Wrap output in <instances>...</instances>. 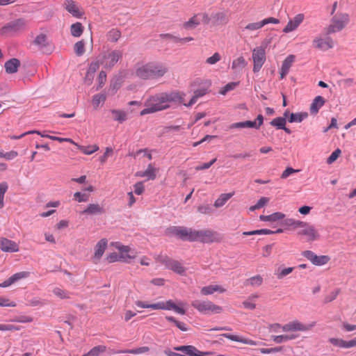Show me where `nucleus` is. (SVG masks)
<instances>
[{"label":"nucleus","mask_w":356,"mask_h":356,"mask_svg":"<svg viewBox=\"0 0 356 356\" xmlns=\"http://www.w3.org/2000/svg\"><path fill=\"white\" fill-rule=\"evenodd\" d=\"M184 93L172 91L161 92L149 97L145 102V108L140 111V115L156 113L184 103Z\"/></svg>","instance_id":"obj_1"},{"label":"nucleus","mask_w":356,"mask_h":356,"mask_svg":"<svg viewBox=\"0 0 356 356\" xmlns=\"http://www.w3.org/2000/svg\"><path fill=\"white\" fill-rule=\"evenodd\" d=\"M168 68L163 64L149 63L145 65H137L135 67L136 75L143 79H155L163 76Z\"/></svg>","instance_id":"obj_2"},{"label":"nucleus","mask_w":356,"mask_h":356,"mask_svg":"<svg viewBox=\"0 0 356 356\" xmlns=\"http://www.w3.org/2000/svg\"><path fill=\"white\" fill-rule=\"evenodd\" d=\"M349 16L346 13H337L333 15L329 26L325 30L326 34H331L341 31L348 23Z\"/></svg>","instance_id":"obj_3"},{"label":"nucleus","mask_w":356,"mask_h":356,"mask_svg":"<svg viewBox=\"0 0 356 356\" xmlns=\"http://www.w3.org/2000/svg\"><path fill=\"white\" fill-rule=\"evenodd\" d=\"M296 233L298 236L305 237V241L308 243H312L320 238V234L315 227L304 221H302Z\"/></svg>","instance_id":"obj_4"},{"label":"nucleus","mask_w":356,"mask_h":356,"mask_svg":"<svg viewBox=\"0 0 356 356\" xmlns=\"http://www.w3.org/2000/svg\"><path fill=\"white\" fill-rule=\"evenodd\" d=\"M191 305L198 312L204 314H219L222 311L220 306L216 305L208 300H195L192 302Z\"/></svg>","instance_id":"obj_5"},{"label":"nucleus","mask_w":356,"mask_h":356,"mask_svg":"<svg viewBox=\"0 0 356 356\" xmlns=\"http://www.w3.org/2000/svg\"><path fill=\"white\" fill-rule=\"evenodd\" d=\"M253 72H258L266 61V46H259L252 50Z\"/></svg>","instance_id":"obj_6"},{"label":"nucleus","mask_w":356,"mask_h":356,"mask_svg":"<svg viewBox=\"0 0 356 356\" xmlns=\"http://www.w3.org/2000/svg\"><path fill=\"white\" fill-rule=\"evenodd\" d=\"M210 22V17L206 13H200L194 15L188 21L183 24V28L186 30H193L200 24H207Z\"/></svg>","instance_id":"obj_7"},{"label":"nucleus","mask_w":356,"mask_h":356,"mask_svg":"<svg viewBox=\"0 0 356 356\" xmlns=\"http://www.w3.org/2000/svg\"><path fill=\"white\" fill-rule=\"evenodd\" d=\"M33 44L44 54H49L54 50V46L44 33H40L33 42Z\"/></svg>","instance_id":"obj_8"},{"label":"nucleus","mask_w":356,"mask_h":356,"mask_svg":"<svg viewBox=\"0 0 356 356\" xmlns=\"http://www.w3.org/2000/svg\"><path fill=\"white\" fill-rule=\"evenodd\" d=\"M316 325L315 322H312L308 324L302 323L298 321H291L282 327L284 332L291 331H301L307 332L312 330Z\"/></svg>","instance_id":"obj_9"},{"label":"nucleus","mask_w":356,"mask_h":356,"mask_svg":"<svg viewBox=\"0 0 356 356\" xmlns=\"http://www.w3.org/2000/svg\"><path fill=\"white\" fill-rule=\"evenodd\" d=\"M194 229L184 227H171L168 229V233L177 236L183 240L193 241Z\"/></svg>","instance_id":"obj_10"},{"label":"nucleus","mask_w":356,"mask_h":356,"mask_svg":"<svg viewBox=\"0 0 356 356\" xmlns=\"http://www.w3.org/2000/svg\"><path fill=\"white\" fill-rule=\"evenodd\" d=\"M216 233L211 230H195L193 232V241H197L202 243H211L217 239Z\"/></svg>","instance_id":"obj_11"},{"label":"nucleus","mask_w":356,"mask_h":356,"mask_svg":"<svg viewBox=\"0 0 356 356\" xmlns=\"http://www.w3.org/2000/svg\"><path fill=\"white\" fill-rule=\"evenodd\" d=\"M122 51L120 50H113L105 54L101 60V64L104 65L105 67H112L117 62L122 58Z\"/></svg>","instance_id":"obj_12"},{"label":"nucleus","mask_w":356,"mask_h":356,"mask_svg":"<svg viewBox=\"0 0 356 356\" xmlns=\"http://www.w3.org/2000/svg\"><path fill=\"white\" fill-rule=\"evenodd\" d=\"M26 25V22L25 19L22 18L17 19L6 24L3 27H2L1 32L2 34H4L8 32L19 31L23 30Z\"/></svg>","instance_id":"obj_13"},{"label":"nucleus","mask_w":356,"mask_h":356,"mask_svg":"<svg viewBox=\"0 0 356 356\" xmlns=\"http://www.w3.org/2000/svg\"><path fill=\"white\" fill-rule=\"evenodd\" d=\"M184 304L179 302L178 305H175L172 300H168L166 302H159L156 303V309H166V310H174L175 312L180 314H185L186 311L180 306Z\"/></svg>","instance_id":"obj_14"},{"label":"nucleus","mask_w":356,"mask_h":356,"mask_svg":"<svg viewBox=\"0 0 356 356\" xmlns=\"http://www.w3.org/2000/svg\"><path fill=\"white\" fill-rule=\"evenodd\" d=\"M0 249L5 252H17L19 251V245L13 241L0 237Z\"/></svg>","instance_id":"obj_15"},{"label":"nucleus","mask_w":356,"mask_h":356,"mask_svg":"<svg viewBox=\"0 0 356 356\" xmlns=\"http://www.w3.org/2000/svg\"><path fill=\"white\" fill-rule=\"evenodd\" d=\"M115 248L120 251V261L129 263V259L135 258L136 257L135 254H133L134 252L129 246L117 243L115 245Z\"/></svg>","instance_id":"obj_16"},{"label":"nucleus","mask_w":356,"mask_h":356,"mask_svg":"<svg viewBox=\"0 0 356 356\" xmlns=\"http://www.w3.org/2000/svg\"><path fill=\"white\" fill-rule=\"evenodd\" d=\"M313 44L316 48L324 51L331 49L334 47V42L330 38H327L325 40L316 38L314 40Z\"/></svg>","instance_id":"obj_17"},{"label":"nucleus","mask_w":356,"mask_h":356,"mask_svg":"<svg viewBox=\"0 0 356 356\" xmlns=\"http://www.w3.org/2000/svg\"><path fill=\"white\" fill-rule=\"evenodd\" d=\"M304 19V15L302 14H298L296 17L291 19L286 26L283 29L284 33H289L296 30L298 26L302 22Z\"/></svg>","instance_id":"obj_18"},{"label":"nucleus","mask_w":356,"mask_h":356,"mask_svg":"<svg viewBox=\"0 0 356 356\" xmlns=\"http://www.w3.org/2000/svg\"><path fill=\"white\" fill-rule=\"evenodd\" d=\"M294 60L295 56L289 55L283 61L280 71L281 79L284 78L285 76L289 73V69L292 66Z\"/></svg>","instance_id":"obj_19"},{"label":"nucleus","mask_w":356,"mask_h":356,"mask_svg":"<svg viewBox=\"0 0 356 356\" xmlns=\"http://www.w3.org/2000/svg\"><path fill=\"white\" fill-rule=\"evenodd\" d=\"M64 6L65 9L72 14L74 17H80L81 13L79 10V7L72 0H65Z\"/></svg>","instance_id":"obj_20"},{"label":"nucleus","mask_w":356,"mask_h":356,"mask_svg":"<svg viewBox=\"0 0 356 356\" xmlns=\"http://www.w3.org/2000/svg\"><path fill=\"white\" fill-rule=\"evenodd\" d=\"M222 335L232 341L241 342L244 344H248L251 346H258L260 344L259 342L254 341L248 339H245L238 335H234L228 333L223 334Z\"/></svg>","instance_id":"obj_21"},{"label":"nucleus","mask_w":356,"mask_h":356,"mask_svg":"<svg viewBox=\"0 0 356 356\" xmlns=\"http://www.w3.org/2000/svg\"><path fill=\"white\" fill-rule=\"evenodd\" d=\"M104 213L103 207L98 204H90L88 207L82 211L83 214L100 215Z\"/></svg>","instance_id":"obj_22"},{"label":"nucleus","mask_w":356,"mask_h":356,"mask_svg":"<svg viewBox=\"0 0 356 356\" xmlns=\"http://www.w3.org/2000/svg\"><path fill=\"white\" fill-rule=\"evenodd\" d=\"M166 268L173 270L174 272L179 275H184L186 271V268L182 266V264L179 261L172 259H170Z\"/></svg>","instance_id":"obj_23"},{"label":"nucleus","mask_w":356,"mask_h":356,"mask_svg":"<svg viewBox=\"0 0 356 356\" xmlns=\"http://www.w3.org/2000/svg\"><path fill=\"white\" fill-rule=\"evenodd\" d=\"M107 246V241L105 239L100 240L95 246V251L94 254V259L99 261Z\"/></svg>","instance_id":"obj_24"},{"label":"nucleus","mask_w":356,"mask_h":356,"mask_svg":"<svg viewBox=\"0 0 356 356\" xmlns=\"http://www.w3.org/2000/svg\"><path fill=\"white\" fill-rule=\"evenodd\" d=\"M19 60L17 58H11L5 63V69L7 73L13 74L17 71L19 67Z\"/></svg>","instance_id":"obj_25"},{"label":"nucleus","mask_w":356,"mask_h":356,"mask_svg":"<svg viewBox=\"0 0 356 356\" xmlns=\"http://www.w3.org/2000/svg\"><path fill=\"white\" fill-rule=\"evenodd\" d=\"M156 168H154L152 164H149L146 170L136 172V176L140 177H147V179L153 180L156 178Z\"/></svg>","instance_id":"obj_26"},{"label":"nucleus","mask_w":356,"mask_h":356,"mask_svg":"<svg viewBox=\"0 0 356 356\" xmlns=\"http://www.w3.org/2000/svg\"><path fill=\"white\" fill-rule=\"evenodd\" d=\"M248 63L243 56L234 59L232 63V69L236 72H241L247 65Z\"/></svg>","instance_id":"obj_27"},{"label":"nucleus","mask_w":356,"mask_h":356,"mask_svg":"<svg viewBox=\"0 0 356 356\" xmlns=\"http://www.w3.org/2000/svg\"><path fill=\"white\" fill-rule=\"evenodd\" d=\"M325 99L321 96H317L314 99L310 106V112L312 114H316L318 112L319 109L324 105Z\"/></svg>","instance_id":"obj_28"},{"label":"nucleus","mask_w":356,"mask_h":356,"mask_svg":"<svg viewBox=\"0 0 356 356\" xmlns=\"http://www.w3.org/2000/svg\"><path fill=\"white\" fill-rule=\"evenodd\" d=\"M302 222V221L301 220H295L293 218H286L283 220L282 224L288 227L289 229L297 232Z\"/></svg>","instance_id":"obj_29"},{"label":"nucleus","mask_w":356,"mask_h":356,"mask_svg":"<svg viewBox=\"0 0 356 356\" xmlns=\"http://www.w3.org/2000/svg\"><path fill=\"white\" fill-rule=\"evenodd\" d=\"M285 217V215L280 212H275L268 216L261 215L259 216V219L261 221H268V222H276L281 219H283Z\"/></svg>","instance_id":"obj_30"},{"label":"nucleus","mask_w":356,"mask_h":356,"mask_svg":"<svg viewBox=\"0 0 356 356\" xmlns=\"http://www.w3.org/2000/svg\"><path fill=\"white\" fill-rule=\"evenodd\" d=\"M225 291L223 288L218 285H209L207 286H204L201 289V293L202 295L207 296L213 293L216 291H219L220 293H223Z\"/></svg>","instance_id":"obj_31"},{"label":"nucleus","mask_w":356,"mask_h":356,"mask_svg":"<svg viewBox=\"0 0 356 356\" xmlns=\"http://www.w3.org/2000/svg\"><path fill=\"white\" fill-rule=\"evenodd\" d=\"M234 195V193H222L215 201L214 207L216 208L222 207Z\"/></svg>","instance_id":"obj_32"},{"label":"nucleus","mask_w":356,"mask_h":356,"mask_svg":"<svg viewBox=\"0 0 356 356\" xmlns=\"http://www.w3.org/2000/svg\"><path fill=\"white\" fill-rule=\"evenodd\" d=\"M297 335L296 334H283L279 336H273V340L277 343H282L290 340L295 339L297 338Z\"/></svg>","instance_id":"obj_33"},{"label":"nucleus","mask_w":356,"mask_h":356,"mask_svg":"<svg viewBox=\"0 0 356 356\" xmlns=\"http://www.w3.org/2000/svg\"><path fill=\"white\" fill-rule=\"evenodd\" d=\"M206 93H207V91L205 89L197 90L195 91L194 95L193 96V97L191 98L190 102L188 104H186L184 102L183 104L184 106H186L187 107L191 106L197 102L198 98L204 96Z\"/></svg>","instance_id":"obj_34"},{"label":"nucleus","mask_w":356,"mask_h":356,"mask_svg":"<svg viewBox=\"0 0 356 356\" xmlns=\"http://www.w3.org/2000/svg\"><path fill=\"white\" fill-rule=\"evenodd\" d=\"M307 113H291L289 118V122L291 123L293 122H301L304 119L307 118Z\"/></svg>","instance_id":"obj_35"},{"label":"nucleus","mask_w":356,"mask_h":356,"mask_svg":"<svg viewBox=\"0 0 356 356\" xmlns=\"http://www.w3.org/2000/svg\"><path fill=\"white\" fill-rule=\"evenodd\" d=\"M263 282V278L261 275H256L248 279L245 281L246 285H250L253 287L259 286Z\"/></svg>","instance_id":"obj_36"},{"label":"nucleus","mask_w":356,"mask_h":356,"mask_svg":"<svg viewBox=\"0 0 356 356\" xmlns=\"http://www.w3.org/2000/svg\"><path fill=\"white\" fill-rule=\"evenodd\" d=\"M293 270V267L285 268L283 269L278 268L276 270L275 275L277 276V279L281 280V279H283L285 276H286L289 274H290L291 273H292Z\"/></svg>","instance_id":"obj_37"},{"label":"nucleus","mask_w":356,"mask_h":356,"mask_svg":"<svg viewBox=\"0 0 356 356\" xmlns=\"http://www.w3.org/2000/svg\"><path fill=\"white\" fill-rule=\"evenodd\" d=\"M263 26H264L262 24L261 21L257 22H252V23L248 24L245 27H243L242 29V31L243 32H244L245 31H254L260 29Z\"/></svg>","instance_id":"obj_38"},{"label":"nucleus","mask_w":356,"mask_h":356,"mask_svg":"<svg viewBox=\"0 0 356 356\" xmlns=\"http://www.w3.org/2000/svg\"><path fill=\"white\" fill-rule=\"evenodd\" d=\"M75 145L77 146L79 149H80L83 153L87 155H90L99 149V147L96 145L88 147L79 145L78 144Z\"/></svg>","instance_id":"obj_39"},{"label":"nucleus","mask_w":356,"mask_h":356,"mask_svg":"<svg viewBox=\"0 0 356 356\" xmlns=\"http://www.w3.org/2000/svg\"><path fill=\"white\" fill-rule=\"evenodd\" d=\"M83 33L82 24L79 22L73 24L71 26V33L74 37H79Z\"/></svg>","instance_id":"obj_40"},{"label":"nucleus","mask_w":356,"mask_h":356,"mask_svg":"<svg viewBox=\"0 0 356 356\" xmlns=\"http://www.w3.org/2000/svg\"><path fill=\"white\" fill-rule=\"evenodd\" d=\"M112 114L113 119L120 122H122L127 120V114L124 111L113 110Z\"/></svg>","instance_id":"obj_41"},{"label":"nucleus","mask_w":356,"mask_h":356,"mask_svg":"<svg viewBox=\"0 0 356 356\" xmlns=\"http://www.w3.org/2000/svg\"><path fill=\"white\" fill-rule=\"evenodd\" d=\"M121 36V33L116 29H111L107 33V38L111 42H117Z\"/></svg>","instance_id":"obj_42"},{"label":"nucleus","mask_w":356,"mask_h":356,"mask_svg":"<svg viewBox=\"0 0 356 356\" xmlns=\"http://www.w3.org/2000/svg\"><path fill=\"white\" fill-rule=\"evenodd\" d=\"M329 261V257L327 256L321 255L318 256L315 255L314 260L312 261V264L316 266H322L327 264Z\"/></svg>","instance_id":"obj_43"},{"label":"nucleus","mask_w":356,"mask_h":356,"mask_svg":"<svg viewBox=\"0 0 356 356\" xmlns=\"http://www.w3.org/2000/svg\"><path fill=\"white\" fill-rule=\"evenodd\" d=\"M100 63L99 60L91 63L87 71V77L91 75L90 79H93V74L99 69Z\"/></svg>","instance_id":"obj_44"},{"label":"nucleus","mask_w":356,"mask_h":356,"mask_svg":"<svg viewBox=\"0 0 356 356\" xmlns=\"http://www.w3.org/2000/svg\"><path fill=\"white\" fill-rule=\"evenodd\" d=\"M106 350L104 346H97L92 348L88 353V356H99L100 353L105 352Z\"/></svg>","instance_id":"obj_45"},{"label":"nucleus","mask_w":356,"mask_h":356,"mask_svg":"<svg viewBox=\"0 0 356 356\" xmlns=\"http://www.w3.org/2000/svg\"><path fill=\"white\" fill-rule=\"evenodd\" d=\"M270 124L274 127H277V129L284 128L286 124V120L284 118L279 117L273 119L270 122Z\"/></svg>","instance_id":"obj_46"},{"label":"nucleus","mask_w":356,"mask_h":356,"mask_svg":"<svg viewBox=\"0 0 356 356\" xmlns=\"http://www.w3.org/2000/svg\"><path fill=\"white\" fill-rule=\"evenodd\" d=\"M329 342L334 346L346 348V341L342 339L330 338L329 339Z\"/></svg>","instance_id":"obj_47"},{"label":"nucleus","mask_w":356,"mask_h":356,"mask_svg":"<svg viewBox=\"0 0 356 356\" xmlns=\"http://www.w3.org/2000/svg\"><path fill=\"white\" fill-rule=\"evenodd\" d=\"M85 44L83 40L79 41L76 43H75L74 49L77 56H81L85 52V48H84Z\"/></svg>","instance_id":"obj_48"},{"label":"nucleus","mask_w":356,"mask_h":356,"mask_svg":"<svg viewBox=\"0 0 356 356\" xmlns=\"http://www.w3.org/2000/svg\"><path fill=\"white\" fill-rule=\"evenodd\" d=\"M149 348L148 347L143 346V347H140V348H135V349L123 350L121 353L138 355V354H143V353H147L149 351Z\"/></svg>","instance_id":"obj_49"},{"label":"nucleus","mask_w":356,"mask_h":356,"mask_svg":"<svg viewBox=\"0 0 356 356\" xmlns=\"http://www.w3.org/2000/svg\"><path fill=\"white\" fill-rule=\"evenodd\" d=\"M42 137L47 138L52 140H56L60 143L68 142L72 144L76 145V143L75 142H74L71 138H60V137L53 136H50V135H47V134L42 135Z\"/></svg>","instance_id":"obj_50"},{"label":"nucleus","mask_w":356,"mask_h":356,"mask_svg":"<svg viewBox=\"0 0 356 356\" xmlns=\"http://www.w3.org/2000/svg\"><path fill=\"white\" fill-rule=\"evenodd\" d=\"M28 275H29L28 272H25V271L19 272V273H17L13 275L10 277V281L13 282V283L14 284L16 282L19 281V280L27 277Z\"/></svg>","instance_id":"obj_51"},{"label":"nucleus","mask_w":356,"mask_h":356,"mask_svg":"<svg viewBox=\"0 0 356 356\" xmlns=\"http://www.w3.org/2000/svg\"><path fill=\"white\" fill-rule=\"evenodd\" d=\"M105 100H106L105 95H103V94L95 95L93 97V99H92L93 106L95 107H97V106H99L100 103L104 102Z\"/></svg>","instance_id":"obj_52"},{"label":"nucleus","mask_w":356,"mask_h":356,"mask_svg":"<svg viewBox=\"0 0 356 356\" xmlns=\"http://www.w3.org/2000/svg\"><path fill=\"white\" fill-rule=\"evenodd\" d=\"M220 59H221V56L220 55L219 53L216 52L212 56L209 57L206 60V63L209 64V65H214L216 63H218V61H220Z\"/></svg>","instance_id":"obj_53"},{"label":"nucleus","mask_w":356,"mask_h":356,"mask_svg":"<svg viewBox=\"0 0 356 356\" xmlns=\"http://www.w3.org/2000/svg\"><path fill=\"white\" fill-rule=\"evenodd\" d=\"M53 293L58 297L60 298H70L69 294L65 290L60 288H55L53 291Z\"/></svg>","instance_id":"obj_54"},{"label":"nucleus","mask_w":356,"mask_h":356,"mask_svg":"<svg viewBox=\"0 0 356 356\" xmlns=\"http://www.w3.org/2000/svg\"><path fill=\"white\" fill-rule=\"evenodd\" d=\"M340 154H341V150L339 149H337L328 157V159L327 160V163L328 164L332 163L333 162H334L339 158Z\"/></svg>","instance_id":"obj_55"},{"label":"nucleus","mask_w":356,"mask_h":356,"mask_svg":"<svg viewBox=\"0 0 356 356\" xmlns=\"http://www.w3.org/2000/svg\"><path fill=\"white\" fill-rule=\"evenodd\" d=\"M74 199L76 200L79 202H85L88 200V195L80 192H76L74 194Z\"/></svg>","instance_id":"obj_56"},{"label":"nucleus","mask_w":356,"mask_h":356,"mask_svg":"<svg viewBox=\"0 0 356 356\" xmlns=\"http://www.w3.org/2000/svg\"><path fill=\"white\" fill-rule=\"evenodd\" d=\"M106 81V74L104 71L100 72L98 76V86L97 90L101 88Z\"/></svg>","instance_id":"obj_57"},{"label":"nucleus","mask_w":356,"mask_h":356,"mask_svg":"<svg viewBox=\"0 0 356 356\" xmlns=\"http://www.w3.org/2000/svg\"><path fill=\"white\" fill-rule=\"evenodd\" d=\"M237 86V83L232 82L227 84L222 89L220 90V94L225 95L228 91H230L235 88Z\"/></svg>","instance_id":"obj_58"},{"label":"nucleus","mask_w":356,"mask_h":356,"mask_svg":"<svg viewBox=\"0 0 356 356\" xmlns=\"http://www.w3.org/2000/svg\"><path fill=\"white\" fill-rule=\"evenodd\" d=\"M33 321V318L30 316H22L19 317H16L11 320L13 322H19V323H29Z\"/></svg>","instance_id":"obj_59"},{"label":"nucleus","mask_w":356,"mask_h":356,"mask_svg":"<svg viewBox=\"0 0 356 356\" xmlns=\"http://www.w3.org/2000/svg\"><path fill=\"white\" fill-rule=\"evenodd\" d=\"M282 349V347H275L271 348H261L260 352L263 354L275 353L280 352Z\"/></svg>","instance_id":"obj_60"},{"label":"nucleus","mask_w":356,"mask_h":356,"mask_svg":"<svg viewBox=\"0 0 356 356\" xmlns=\"http://www.w3.org/2000/svg\"><path fill=\"white\" fill-rule=\"evenodd\" d=\"M297 172H299V170H295L292 168L289 167L282 172V174L281 175V178L286 179L291 175Z\"/></svg>","instance_id":"obj_61"},{"label":"nucleus","mask_w":356,"mask_h":356,"mask_svg":"<svg viewBox=\"0 0 356 356\" xmlns=\"http://www.w3.org/2000/svg\"><path fill=\"white\" fill-rule=\"evenodd\" d=\"M144 191V186L142 181L138 182L134 185V193L136 195H141Z\"/></svg>","instance_id":"obj_62"},{"label":"nucleus","mask_w":356,"mask_h":356,"mask_svg":"<svg viewBox=\"0 0 356 356\" xmlns=\"http://www.w3.org/2000/svg\"><path fill=\"white\" fill-rule=\"evenodd\" d=\"M156 259L158 262H160L161 264L165 265V267H167L168 263L169 262L170 258L168 257L167 256L159 254L156 256Z\"/></svg>","instance_id":"obj_63"},{"label":"nucleus","mask_w":356,"mask_h":356,"mask_svg":"<svg viewBox=\"0 0 356 356\" xmlns=\"http://www.w3.org/2000/svg\"><path fill=\"white\" fill-rule=\"evenodd\" d=\"M185 353L190 356H197L198 350L194 346H188Z\"/></svg>","instance_id":"obj_64"}]
</instances>
